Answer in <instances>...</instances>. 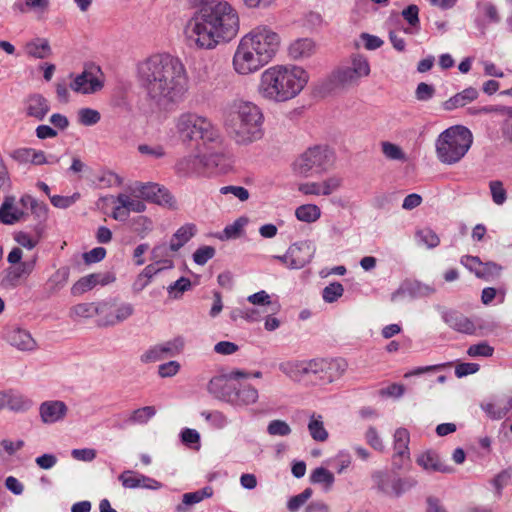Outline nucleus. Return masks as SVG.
Listing matches in <instances>:
<instances>
[{"label": "nucleus", "mask_w": 512, "mask_h": 512, "mask_svg": "<svg viewBox=\"0 0 512 512\" xmlns=\"http://www.w3.org/2000/svg\"><path fill=\"white\" fill-rule=\"evenodd\" d=\"M137 78L149 98L158 104L182 103L190 80L180 58L168 53L153 54L137 65Z\"/></svg>", "instance_id": "obj_1"}, {"label": "nucleus", "mask_w": 512, "mask_h": 512, "mask_svg": "<svg viewBox=\"0 0 512 512\" xmlns=\"http://www.w3.org/2000/svg\"><path fill=\"white\" fill-rule=\"evenodd\" d=\"M237 10L220 0L196 12L186 23L184 34L190 44L200 49H214L221 42H229L239 32Z\"/></svg>", "instance_id": "obj_2"}, {"label": "nucleus", "mask_w": 512, "mask_h": 512, "mask_svg": "<svg viewBox=\"0 0 512 512\" xmlns=\"http://www.w3.org/2000/svg\"><path fill=\"white\" fill-rule=\"evenodd\" d=\"M263 110L254 102L236 98L223 109V126L230 140L239 147H249L265 135Z\"/></svg>", "instance_id": "obj_3"}, {"label": "nucleus", "mask_w": 512, "mask_h": 512, "mask_svg": "<svg viewBox=\"0 0 512 512\" xmlns=\"http://www.w3.org/2000/svg\"><path fill=\"white\" fill-rule=\"evenodd\" d=\"M309 81V73L294 64H277L260 74L256 91L265 101L284 103L297 97Z\"/></svg>", "instance_id": "obj_4"}, {"label": "nucleus", "mask_w": 512, "mask_h": 512, "mask_svg": "<svg viewBox=\"0 0 512 512\" xmlns=\"http://www.w3.org/2000/svg\"><path fill=\"white\" fill-rule=\"evenodd\" d=\"M171 131L183 144L202 141L204 145H221L224 142L217 126L196 112L186 111L176 116Z\"/></svg>", "instance_id": "obj_5"}, {"label": "nucleus", "mask_w": 512, "mask_h": 512, "mask_svg": "<svg viewBox=\"0 0 512 512\" xmlns=\"http://www.w3.org/2000/svg\"><path fill=\"white\" fill-rule=\"evenodd\" d=\"M472 142L473 135L468 128L462 125L451 126L436 139L437 158L444 164H455L466 155Z\"/></svg>", "instance_id": "obj_6"}, {"label": "nucleus", "mask_w": 512, "mask_h": 512, "mask_svg": "<svg viewBox=\"0 0 512 512\" xmlns=\"http://www.w3.org/2000/svg\"><path fill=\"white\" fill-rule=\"evenodd\" d=\"M334 163L333 152L325 146H314L303 152L293 163L295 173L309 176L327 171Z\"/></svg>", "instance_id": "obj_7"}, {"label": "nucleus", "mask_w": 512, "mask_h": 512, "mask_svg": "<svg viewBox=\"0 0 512 512\" xmlns=\"http://www.w3.org/2000/svg\"><path fill=\"white\" fill-rule=\"evenodd\" d=\"M23 251L20 247L16 246L11 249L7 255V262L10 264L5 270V275L2 280V285L5 288H16L21 280L27 279L35 270L37 255H34L29 260L22 261Z\"/></svg>", "instance_id": "obj_8"}, {"label": "nucleus", "mask_w": 512, "mask_h": 512, "mask_svg": "<svg viewBox=\"0 0 512 512\" xmlns=\"http://www.w3.org/2000/svg\"><path fill=\"white\" fill-rule=\"evenodd\" d=\"M243 39L250 47L255 49L268 62L276 55L281 44V38L277 32L267 25H259L245 34Z\"/></svg>", "instance_id": "obj_9"}, {"label": "nucleus", "mask_w": 512, "mask_h": 512, "mask_svg": "<svg viewBox=\"0 0 512 512\" xmlns=\"http://www.w3.org/2000/svg\"><path fill=\"white\" fill-rule=\"evenodd\" d=\"M268 63L254 48L252 49L243 39H240L232 59L233 69L237 74L242 76L253 74Z\"/></svg>", "instance_id": "obj_10"}, {"label": "nucleus", "mask_w": 512, "mask_h": 512, "mask_svg": "<svg viewBox=\"0 0 512 512\" xmlns=\"http://www.w3.org/2000/svg\"><path fill=\"white\" fill-rule=\"evenodd\" d=\"M134 306L128 302L109 299L99 302V327H113L123 323L134 314Z\"/></svg>", "instance_id": "obj_11"}, {"label": "nucleus", "mask_w": 512, "mask_h": 512, "mask_svg": "<svg viewBox=\"0 0 512 512\" xmlns=\"http://www.w3.org/2000/svg\"><path fill=\"white\" fill-rule=\"evenodd\" d=\"M370 74V64L366 57L355 55L348 66L335 70L331 75V81L341 87L357 85L361 78Z\"/></svg>", "instance_id": "obj_12"}, {"label": "nucleus", "mask_w": 512, "mask_h": 512, "mask_svg": "<svg viewBox=\"0 0 512 512\" xmlns=\"http://www.w3.org/2000/svg\"><path fill=\"white\" fill-rule=\"evenodd\" d=\"M372 477L380 492L393 497H400L403 493L416 485V481L413 479L392 477L388 473L382 471L374 473Z\"/></svg>", "instance_id": "obj_13"}, {"label": "nucleus", "mask_w": 512, "mask_h": 512, "mask_svg": "<svg viewBox=\"0 0 512 512\" xmlns=\"http://www.w3.org/2000/svg\"><path fill=\"white\" fill-rule=\"evenodd\" d=\"M74 92L81 94H92L102 89L103 79L99 67L85 69L77 75L70 84Z\"/></svg>", "instance_id": "obj_14"}, {"label": "nucleus", "mask_w": 512, "mask_h": 512, "mask_svg": "<svg viewBox=\"0 0 512 512\" xmlns=\"http://www.w3.org/2000/svg\"><path fill=\"white\" fill-rule=\"evenodd\" d=\"M436 292L433 285L423 283L418 280H405L399 288L391 294V301L397 302L401 297L410 299L428 298Z\"/></svg>", "instance_id": "obj_15"}, {"label": "nucleus", "mask_w": 512, "mask_h": 512, "mask_svg": "<svg viewBox=\"0 0 512 512\" xmlns=\"http://www.w3.org/2000/svg\"><path fill=\"white\" fill-rule=\"evenodd\" d=\"M174 172L182 178H198L206 174L202 154H188L179 158L174 165Z\"/></svg>", "instance_id": "obj_16"}, {"label": "nucleus", "mask_w": 512, "mask_h": 512, "mask_svg": "<svg viewBox=\"0 0 512 512\" xmlns=\"http://www.w3.org/2000/svg\"><path fill=\"white\" fill-rule=\"evenodd\" d=\"M288 250L291 256L290 269H301L312 261L316 247L312 241L303 240L291 244Z\"/></svg>", "instance_id": "obj_17"}, {"label": "nucleus", "mask_w": 512, "mask_h": 512, "mask_svg": "<svg viewBox=\"0 0 512 512\" xmlns=\"http://www.w3.org/2000/svg\"><path fill=\"white\" fill-rule=\"evenodd\" d=\"M115 280L116 277L111 272L88 274L73 284L71 287V293L74 296H79L92 290L97 285L106 286L113 283Z\"/></svg>", "instance_id": "obj_18"}, {"label": "nucleus", "mask_w": 512, "mask_h": 512, "mask_svg": "<svg viewBox=\"0 0 512 512\" xmlns=\"http://www.w3.org/2000/svg\"><path fill=\"white\" fill-rule=\"evenodd\" d=\"M68 411V406L61 400H47L39 406L40 419L46 425L62 422Z\"/></svg>", "instance_id": "obj_19"}, {"label": "nucleus", "mask_w": 512, "mask_h": 512, "mask_svg": "<svg viewBox=\"0 0 512 512\" xmlns=\"http://www.w3.org/2000/svg\"><path fill=\"white\" fill-rule=\"evenodd\" d=\"M3 338L13 347L20 351H33L37 343L31 334L18 326L7 327Z\"/></svg>", "instance_id": "obj_20"}, {"label": "nucleus", "mask_w": 512, "mask_h": 512, "mask_svg": "<svg viewBox=\"0 0 512 512\" xmlns=\"http://www.w3.org/2000/svg\"><path fill=\"white\" fill-rule=\"evenodd\" d=\"M441 318L449 328L459 333L472 335L477 328L476 323L472 319L455 310L443 309L441 311Z\"/></svg>", "instance_id": "obj_21"}, {"label": "nucleus", "mask_w": 512, "mask_h": 512, "mask_svg": "<svg viewBox=\"0 0 512 512\" xmlns=\"http://www.w3.org/2000/svg\"><path fill=\"white\" fill-rule=\"evenodd\" d=\"M311 360H287L279 364V370L293 382H301L313 372Z\"/></svg>", "instance_id": "obj_22"}, {"label": "nucleus", "mask_w": 512, "mask_h": 512, "mask_svg": "<svg viewBox=\"0 0 512 512\" xmlns=\"http://www.w3.org/2000/svg\"><path fill=\"white\" fill-rule=\"evenodd\" d=\"M410 434L405 428L396 429L393 435V466L397 469L403 467V462L410 459L409 452Z\"/></svg>", "instance_id": "obj_23"}, {"label": "nucleus", "mask_w": 512, "mask_h": 512, "mask_svg": "<svg viewBox=\"0 0 512 512\" xmlns=\"http://www.w3.org/2000/svg\"><path fill=\"white\" fill-rule=\"evenodd\" d=\"M130 190L132 194L155 203H162L163 201H166V198L170 197L167 189L152 182H135L130 187Z\"/></svg>", "instance_id": "obj_24"}, {"label": "nucleus", "mask_w": 512, "mask_h": 512, "mask_svg": "<svg viewBox=\"0 0 512 512\" xmlns=\"http://www.w3.org/2000/svg\"><path fill=\"white\" fill-rule=\"evenodd\" d=\"M236 383L225 375L213 377L207 386L208 392L216 399L230 404Z\"/></svg>", "instance_id": "obj_25"}, {"label": "nucleus", "mask_w": 512, "mask_h": 512, "mask_svg": "<svg viewBox=\"0 0 512 512\" xmlns=\"http://www.w3.org/2000/svg\"><path fill=\"white\" fill-rule=\"evenodd\" d=\"M258 390L250 384H236L231 397L230 405L233 407H246L258 401Z\"/></svg>", "instance_id": "obj_26"}, {"label": "nucleus", "mask_w": 512, "mask_h": 512, "mask_svg": "<svg viewBox=\"0 0 512 512\" xmlns=\"http://www.w3.org/2000/svg\"><path fill=\"white\" fill-rule=\"evenodd\" d=\"M24 110L27 116L41 121L50 111V105L41 94H32L25 99Z\"/></svg>", "instance_id": "obj_27"}, {"label": "nucleus", "mask_w": 512, "mask_h": 512, "mask_svg": "<svg viewBox=\"0 0 512 512\" xmlns=\"http://www.w3.org/2000/svg\"><path fill=\"white\" fill-rule=\"evenodd\" d=\"M481 409L492 420H500L512 410V396H503L481 404Z\"/></svg>", "instance_id": "obj_28"}, {"label": "nucleus", "mask_w": 512, "mask_h": 512, "mask_svg": "<svg viewBox=\"0 0 512 512\" xmlns=\"http://www.w3.org/2000/svg\"><path fill=\"white\" fill-rule=\"evenodd\" d=\"M316 51V44L310 38L296 39L288 46V56L293 60H304Z\"/></svg>", "instance_id": "obj_29"}, {"label": "nucleus", "mask_w": 512, "mask_h": 512, "mask_svg": "<svg viewBox=\"0 0 512 512\" xmlns=\"http://www.w3.org/2000/svg\"><path fill=\"white\" fill-rule=\"evenodd\" d=\"M417 463L428 472L451 473L452 468L442 462L439 455L431 450L422 453L417 458Z\"/></svg>", "instance_id": "obj_30"}, {"label": "nucleus", "mask_w": 512, "mask_h": 512, "mask_svg": "<svg viewBox=\"0 0 512 512\" xmlns=\"http://www.w3.org/2000/svg\"><path fill=\"white\" fill-rule=\"evenodd\" d=\"M478 96L479 92L476 88L468 87L443 102L442 107L446 111H452L475 101Z\"/></svg>", "instance_id": "obj_31"}, {"label": "nucleus", "mask_w": 512, "mask_h": 512, "mask_svg": "<svg viewBox=\"0 0 512 512\" xmlns=\"http://www.w3.org/2000/svg\"><path fill=\"white\" fill-rule=\"evenodd\" d=\"M24 216V212L15 206L13 196L5 197L0 206V222L5 225H13L19 222Z\"/></svg>", "instance_id": "obj_32"}, {"label": "nucleus", "mask_w": 512, "mask_h": 512, "mask_svg": "<svg viewBox=\"0 0 512 512\" xmlns=\"http://www.w3.org/2000/svg\"><path fill=\"white\" fill-rule=\"evenodd\" d=\"M197 233V226L194 223H186L179 227L172 235L170 242L174 251H179Z\"/></svg>", "instance_id": "obj_33"}, {"label": "nucleus", "mask_w": 512, "mask_h": 512, "mask_svg": "<svg viewBox=\"0 0 512 512\" xmlns=\"http://www.w3.org/2000/svg\"><path fill=\"white\" fill-rule=\"evenodd\" d=\"M211 496L212 489L210 487H205L194 492L185 493L182 496V502L175 507V512H190V506L200 503L204 499Z\"/></svg>", "instance_id": "obj_34"}, {"label": "nucleus", "mask_w": 512, "mask_h": 512, "mask_svg": "<svg viewBox=\"0 0 512 512\" xmlns=\"http://www.w3.org/2000/svg\"><path fill=\"white\" fill-rule=\"evenodd\" d=\"M248 222L249 220L247 217L242 216L237 218L233 223L227 225L220 233H218L217 238L221 241H227L241 237Z\"/></svg>", "instance_id": "obj_35"}, {"label": "nucleus", "mask_w": 512, "mask_h": 512, "mask_svg": "<svg viewBox=\"0 0 512 512\" xmlns=\"http://www.w3.org/2000/svg\"><path fill=\"white\" fill-rule=\"evenodd\" d=\"M321 366L325 368L326 372H329V376L326 377V382L332 383L339 379L346 371L347 363L343 359H324L320 362Z\"/></svg>", "instance_id": "obj_36"}, {"label": "nucleus", "mask_w": 512, "mask_h": 512, "mask_svg": "<svg viewBox=\"0 0 512 512\" xmlns=\"http://www.w3.org/2000/svg\"><path fill=\"white\" fill-rule=\"evenodd\" d=\"M308 431L313 440L324 442L328 439V431L324 427L323 417L313 413L308 422Z\"/></svg>", "instance_id": "obj_37"}, {"label": "nucleus", "mask_w": 512, "mask_h": 512, "mask_svg": "<svg viewBox=\"0 0 512 512\" xmlns=\"http://www.w3.org/2000/svg\"><path fill=\"white\" fill-rule=\"evenodd\" d=\"M247 300L252 305L259 306L260 308H264L265 312H271V314L276 313L279 308L278 304L273 303L271 301L270 295L264 290H261L257 293L249 295Z\"/></svg>", "instance_id": "obj_38"}, {"label": "nucleus", "mask_w": 512, "mask_h": 512, "mask_svg": "<svg viewBox=\"0 0 512 512\" xmlns=\"http://www.w3.org/2000/svg\"><path fill=\"white\" fill-rule=\"evenodd\" d=\"M162 352L166 358H173L180 355L185 347V338L183 336H176L172 339L159 343Z\"/></svg>", "instance_id": "obj_39"}, {"label": "nucleus", "mask_w": 512, "mask_h": 512, "mask_svg": "<svg viewBox=\"0 0 512 512\" xmlns=\"http://www.w3.org/2000/svg\"><path fill=\"white\" fill-rule=\"evenodd\" d=\"M26 52L29 56L33 58L44 59L50 56L51 47L49 45L48 40L36 39L34 41L29 42L26 45Z\"/></svg>", "instance_id": "obj_40"}, {"label": "nucleus", "mask_w": 512, "mask_h": 512, "mask_svg": "<svg viewBox=\"0 0 512 512\" xmlns=\"http://www.w3.org/2000/svg\"><path fill=\"white\" fill-rule=\"evenodd\" d=\"M33 406V401L19 393H7V404L10 410L14 412H26Z\"/></svg>", "instance_id": "obj_41"}, {"label": "nucleus", "mask_w": 512, "mask_h": 512, "mask_svg": "<svg viewBox=\"0 0 512 512\" xmlns=\"http://www.w3.org/2000/svg\"><path fill=\"white\" fill-rule=\"evenodd\" d=\"M69 315L72 319L90 318L94 315L99 317V302L76 304L70 309Z\"/></svg>", "instance_id": "obj_42"}, {"label": "nucleus", "mask_w": 512, "mask_h": 512, "mask_svg": "<svg viewBox=\"0 0 512 512\" xmlns=\"http://www.w3.org/2000/svg\"><path fill=\"white\" fill-rule=\"evenodd\" d=\"M295 216L301 222L313 223L321 217V210L315 204H303L296 208Z\"/></svg>", "instance_id": "obj_43"}, {"label": "nucleus", "mask_w": 512, "mask_h": 512, "mask_svg": "<svg viewBox=\"0 0 512 512\" xmlns=\"http://www.w3.org/2000/svg\"><path fill=\"white\" fill-rule=\"evenodd\" d=\"M415 239L418 245L425 246L428 249H433L440 243L439 236L429 227L418 229L415 233Z\"/></svg>", "instance_id": "obj_44"}, {"label": "nucleus", "mask_w": 512, "mask_h": 512, "mask_svg": "<svg viewBox=\"0 0 512 512\" xmlns=\"http://www.w3.org/2000/svg\"><path fill=\"white\" fill-rule=\"evenodd\" d=\"M334 481L333 473L324 467H317L310 474V482L323 485L326 491L331 489Z\"/></svg>", "instance_id": "obj_45"}, {"label": "nucleus", "mask_w": 512, "mask_h": 512, "mask_svg": "<svg viewBox=\"0 0 512 512\" xmlns=\"http://www.w3.org/2000/svg\"><path fill=\"white\" fill-rule=\"evenodd\" d=\"M140 196L134 195V197L127 195L125 193H121L117 196L116 202L120 203L124 209H126L127 213L136 212L141 213L145 211L146 205L143 201H141Z\"/></svg>", "instance_id": "obj_46"}, {"label": "nucleus", "mask_w": 512, "mask_h": 512, "mask_svg": "<svg viewBox=\"0 0 512 512\" xmlns=\"http://www.w3.org/2000/svg\"><path fill=\"white\" fill-rule=\"evenodd\" d=\"M201 416L208 422L211 428L216 430L224 429L230 423L228 417L219 410L202 411Z\"/></svg>", "instance_id": "obj_47"}, {"label": "nucleus", "mask_w": 512, "mask_h": 512, "mask_svg": "<svg viewBox=\"0 0 512 512\" xmlns=\"http://www.w3.org/2000/svg\"><path fill=\"white\" fill-rule=\"evenodd\" d=\"M156 415V409L154 406H144L135 409L128 418L130 424H147Z\"/></svg>", "instance_id": "obj_48"}, {"label": "nucleus", "mask_w": 512, "mask_h": 512, "mask_svg": "<svg viewBox=\"0 0 512 512\" xmlns=\"http://www.w3.org/2000/svg\"><path fill=\"white\" fill-rule=\"evenodd\" d=\"M501 115L503 120L500 124V131L503 139L512 144V107H502Z\"/></svg>", "instance_id": "obj_49"}, {"label": "nucleus", "mask_w": 512, "mask_h": 512, "mask_svg": "<svg viewBox=\"0 0 512 512\" xmlns=\"http://www.w3.org/2000/svg\"><path fill=\"white\" fill-rule=\"evenodd\" d=\"M344 294V287L339 282H333L322 290V298L326 303H334Z\"/></svg>", "instance_id": "obj_50"}, {"label": "nucleus", "mask_w": 512, "mask_h": 512, "mask_svg": "<svg viewBox=\"0 0 512 512\" xmlns=\"http://www.w3.org/2000/svg\"><path fill=\"white\" fill-rule=\"evenodd\" d=\"M490 194L492 201L496 205H503L507 200V191L504 188L502 181L492 180L489 182Z\"/></svg>", "instance_id": "obj_51"}, {"label": "nucleus", "mask_w": 512, "mask_h": 512, "mask_svg": "<svg viewBox=\"0 0 512 512\" xmlns=\"http://www.w3.org/2000/svg\"><path fill=\"white\" fill-rule=\"evenodd\" d=\"M292 432L291 427L287 422L280 419L272 420L267 425V433L270 436L285 437L290 435Z\"/></svg>", "instance_id": "obj_52"}, {"label": "nucleus", "mask_w": 512, "mask_h": 512, "mask_svg": "<svg viewBox=\"0 0 512 512\" xmlns=\"http://www.w3.org/2000/svg\"><path fill=\"white\" fill-rule=\"evenodd\" d=\"M191 288V281L189 278L186 277H180L175 282L171 283L167 287V292L169 295L174 298L178 299L182 296V294Z\"/></svg>", "instance_id": "obj_53"}, {"label": "nucleus", "mask_w": 512, "mask_h": 512, "mask_svg": "<svg viewBox=\"0 0 512 512\" xmlns=\"http://www.w3.org/2000/svg\"><path fill=\"white\" fill-rule=\"evenodd\" d=\"M78 122L84 126H93L97 124L100 119V113L92 108H81L78 113Z\"/></svg>", "instance_id": "obj_54"}, {"label": "nucleus", "mask_w": 512, "mask_h": 512, "mask_svg": "<svg viewBox=\"0 0 512 512\" xmlns=\"http://www.w3.org/2000/svg\"><path fill=\"white\" fill-rule=\"evenodd\" d=\"M502 267L495 262H481L480 269L477 270V277L485 280L493 279L500 275Z\"/></svg>", "instance_id": "obj_55"}, {"label": "nucleus", "mask_w": 512, "mask_h": 512, "mask_svg": "<svg viewBox=\"0 0 512 512\" xmlns=\"http://www.w3.org/2000/svg\"><path fill=\"white\" fill-rule=\"evenodd\" d=\"M137 150L141 155L147 156L152 159H161L166 156V150L160 144H139Z\"/></svg>", "instance_id": "obj_56"}, {"label": "nucleus", "mask_w": 512, "mask_h": 512, "mask_svg": "<svg viewBox=\"0 0 512 512\" xmlns=\"http://www.w3.org/2000/svg\"><path fill=\"white\" fill-rule=\"evenodd\" d=\"M311 488L304 489L300 494L292 496L287 502V509L290 512L298 511L312 496Z\"/></svg>", "instance_id": "obj_57"}, {"label": "nucleus", "mask_w": 512, "mask_h": 512, "mask_svg": "<svg viewBox=\"0 0 512 512\" xmlns=\"http://www.w3.org/2000/svg\"><path fill=\"white\" fill-rule=\"evenodd\" d=\"M206 171L219 167L226 160L224 151H211L202 154Z\"/></svg>", "instance_id": "obj_58"}, {"label": "nucleus", "mask_w": 512, "mask_h": 512, "mask_svg": "<svg viewBox=\"0 0 512 512\" xmlns=\"http://www.w3.org/2000/svg\"><path fill=\"white\" fill-rule=\"evenodd\" d=\"M69 275V268L61 267L52 274L48 282L54 290H59L66 285L69 279Z\"/></svg>", "instance_id": "obj_59"}, {"label": "nucleus", "mask_w": 512, "mask_h": 512, "mask_svg": "<svg viewBox=\"0 0 512 512\" xmlns=\"http://www.w3.org/2000/svg\"><path fill=\"white\" fill-rule=\"evenodd\" d=\"M216 254V250L212 246H200L193 253V261L200 266L205 265Z\"/></svg>", "instance_id": "obj_60"}, {"label": "nucleus", "mask_w": 512, "mask_h": 512, "mask_svg": "<svg viewBox=\"0 0 512 512\" xmlns=\"http://www.w3.org/2000/svg\"><path fill=\"white\" fill-rule=\"evenodd\" d=\"M13 239L18 245H20L23 248H26L27 250L34 249L39 243L38 237L32 236L24 231L15 232L13 235Z\"/></svg>", "instance_id": "obj_61"}, {"label": "nucleus", "mask_w": 512, "mask_h": 512, "mask_svg": "<svg viewBox=\"0 0 512 512\" xmlns=\"http://www.w3.org/2000/svg\"><path fill=\"white\" fill-rule=\"evenodd\" d=\"M180 438L183 444L191 448L199 449L200 447V434L195 429L184 428L180 432Z\"/></svg>", "instance_id": "obj_62"}, {"label": "nucleus", "mask_w": 512, "mask_h": 512, "mask_svg": "<svg viewBox=\"0 0 512 512\" xmlns=\"http://www.w3.org/2000/svg\"><path fill=\"white\" fill-rule=\"evenodd\" d=\"M164 359H165V357H164V354L162 352V349H161L159 343L149 347L140 356V361L145 364L154 363V362L161 361Z\"/></svg>", "instance_id": "obj_63"}, {"label": "nucleus", "mask_w": 512, "mask_h": 512, "mask_svg": "<svg viewBox=\"0 0 512 512\" xmlns=\"http://www.w3.org/2000/svg\"><path fill=\"white\" fill-rule=\"evenodd\" d=\"M321 193L323 196H329L336 192L342 185V178L336 175L330 176L320 182Z\"/></svg>", "instance_id": "obj_64"}]
</instances>
